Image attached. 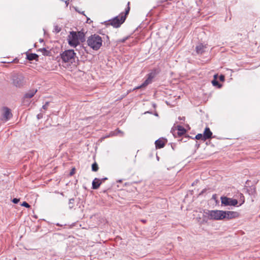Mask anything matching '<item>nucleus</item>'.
I'll use <instances>...</instances> for the list:
<instances>
[{"label":"nucleus","mask_w":260,"mask_h":260,"mask_svg":"<svg viewBox=\"0 0 260 260\" xmlns=\"http://www.w3.org/2000/svg\"><path fill=\"white\" fill-rule=\"evenodd\" d=\"M87 42L90 47L93 50H97L101 47L103 40L100 36L93 35L88 38Z\"/></svg>","instance_id":"obj_1"},{"label":"nucleus","mask_w":260,"mask_h":260,"mask_svg":"<svg viewBox=\"0 0 260 260\" xmlns=\"http://www.w3.org/2000/svg\"><path fill=\"white\" fill-rule=\"evenodd\" d=\"M12 84L17 88L22 87L26 83L24 76L21 73H14L11 76Z\"/></svg>","instance_id":"obj_2"},{"label":"nucleus","mask_w":260,"mask_h":260,"mask_svg":"<svg viewBox=\"0 0 260 260\" xmlns=\"http://www.w3.org/2000/svg\"><path fill=\"white\" fill-rule=\"evenodd\" d=\"M83 34L79 31L78 33L75 31L70 32V35L68 36L69 44L72 46L75 47L79 44V39L82 38Z\"/></svg>","instance_id":"obj_3"},{"label":"nucleus","mask_w":260,"mask_h":260,"mask_svg":"<svg viewBox=\"0 0 260 260\" xmlns=\"http://www.w3.org/2000/svg\"><path fill=\"white\" fill-rule=\"evenodd\" d=\"M75 55L73 50H67L61 54V58L64 62L72 63L75 61Z\"/></svg>","instance_id":"obj_4"},{"label":"nucleus","mask_w":260,"mask_h":260,"mask_svg":"<svg viewBox=\"0 0 260 260\" xmlns=\"http://www.w3.org/2000/svg\"><path fill=\"white\" fill-rule=\"evenodd\" d=\"M225 212L221 210H211L208 211V215L210 219L222 220L225 218L224 216Z\"/></svg>","instance_id":"obj_5"},{"label":"nucleus","mask_w":260,"mask_h":260,"mask_svg":"<svg viewBox=\"0 0 260 260\" xmlns=\"http://www.w3.org/2000/svg\"><path fill=\"white\" fill-rule=\"evenodd\" d=\"M125 19L124 16L121 15L115 17L110 21V23L114 27H118Z\"/></svg>","instance_id":"obj_6"},{"label":"nucleus","mask_w":260,"mask_h":260,"mask_svg":"<svg viewBox=\"0 0 260 260\" xmlns=\"http://www.w3.org/2000/svg\"><path fill=\"white\" fill-rule=\"evenodd\" d=\"M221 202L222 205L224 206H236L238 204V201L236 199L229 198L226 197H221Z\"/></svg>","instance_id":"obj_7"},{"label":"nucleus","mask_w":260,"mask_h":260,"mask_svg":"<svg viewBox=\"0 0 260 260\" xmlns=\"http://www.w3.org/2000/svg\"><path fill=\"white\" fill-rule=\"evenodd\" d=\"M12 117V114L11 110L7 108L4 107L3 109V117L2 120L7 121Z\"/></svg>","instance_id":"obj_8"},{"label":"nucleus","mask_w":260,"mask_h":260,"mask_svg":"<svg viewBox=\"0 0 260 260\" xmlns=\"http://www.w3.org/2000/svg\"><path fill=\"white\" fill-rule=\"evenodd\" d=\"M154 77V74L153 73H151L148 75L147 79L144 81V82L137 87H136L134 89H138L141 88L142 87H144L151 83L152 79Z\"/></svg>","instance_id":"obj_9"},{"label":"nucleus","mask_w":260,"mask_h":260,"mask_svg":"<svg viewBox=\"0 0 260 260\" xmlns=\"http://www.w3.org/2000/svg\"><path fill=\"white\" fill-rule=\"evenodd\" d=\"M225 214H224V216H225L224 218L226 219H231L233 218L237 217L239 216V213L237 212L234 211H224Z\"/></svg>","instance_id":"obj_10"},{"label":"nucleus","mask_w":260,"mask_h":260,"mask_svg":"<svg viewBox=\"0 0 260 260\" xmlns=\"http://www.w3.org/2000/svg\"><path fill=\"white\" fill-rule=\"evenodd\" d=\"M212 133L210 131V128L207 127H206L203 134L204 141L210 139L212 137Z\"/></svg>","instance_id":"obj_11"},{"label":"nucleus","mask_w":260,"mask_h":260,"mask_svg":"<svg viewBox=\"0 0 260 260\" xmlns=\"http://www.w3.org/2000/svg\"><path fill=\"white\" fill-rule=\"evenodd\" d=\"M166 142H167L166 140L163 139H159L156 140L155 142L156 148H163L165 146Z\"/></svg>","instance_id":"obj_12"},{"label":"nucleus","mask_w":260,"mask_h":260,"mask_svg":"<svg viewBox=\"0 0 260 260\" xmlns=\"http://www.w3.org/2000/svg\"><path fill=\"white\" fill-rule=\"evenodd\" d=\"M102 183V180L100 179L95 178L92 181V188L94 189H98L101 183Z\"/></svg>","instance_id":"obj_13"},{"label":"nucleus","mask_w":260,"mask_h":260,"mask_svg":"<svg viewBox=\"0 0 260 260\" xmlns=\"http://www.w3.org/2000/svg\"><path fill=\"white\" fill-rule=\"evenodd\" d=\"M37 91V89H32V90H29L27 92H26L24 94V99H30V98H32L34 96V95L36 94Z\"/></svg>","instance_id":"obj_14"},{"label":"nucleus","mask_w":260,"mask_h":260,"mask_svg":"<svg viewBox=\"0 0 260 260\" xmlns=\"http://www.w3.org/2000/svg\"><path fill=\"white\" fill-rule=\"evenodd\" d=\"M196 51L198 54H202L204 51V46L199 44L196 46Z\"/></svg>","instance_id":"obj_15"},{"label":"nucleus","mask_w":260,"mask_h":260,"mask_svg":"<svg viewBox=\"0 0 260 260\" xmlns=\"http://www.w3.org/2000/svg\"><path fill=\"white\" fill-rule=\"evenodd\" d=\"M177 130H178V135L179 136H182L186 133V130L182 126H180V125L177 126Z\"/></svg>","instance_id":"obj_16"},{"label":"nucleus","mask_w":260,"mask_h":260,"mask_svg":"<svg viewBox=\"0 0 260 260\" xmlns=\"http://www.w3.org/2000/svg\"><path fill=\"white\" fill-rule=\"evenodd\" d=\"M38 55L35 53H29L27 55V58L29 60H36L38 58Z\"/></svg>","instance_id":"obj_17"},{"label":"nucleus","mask_w":260,"mask_h":260,"mask_svg":"<svg viewBox=\"0 0 260 260\" xmlns=\"http://www.w3.org/2000/svg\"><path fill=\"white\" fill-rule=\"evenodd\" d=\"M99 169V167L96 162L93 163L92 165V171L93 172H96Z\"/></svg>","instance_id":"obj_18"},{"label":"nucleus","mask_w":260,"mask_h":260,"mask_svg":"<svg viewBox=\"0 0 260 260\" xmlns=\"http://www.w3.org/2000/svg\"><path fill=\"white\" fill-rule=\"evenodd\" d=\"M74 203V199H71L69 200V208L70 209H72L73 208Z\"/></svg>","instance_id":"obj_19"},{"label":"nucleus","mask_w":260,"mask_h":260,"mask_svg":"<svg viewBox=\"0 0 260 260\" xmlns=\"http://www.w3.org/2000/svg\"><path fill=\"white\" fill-rule=\"evenodd\" d=\"M196 138L197 140H202L204 141V136L203 135L201 134H198L196 136Z\"/></svg>","instance_id":"obj_20"},{"label":"nucleus","mask_w":260,"mask_h":260,"mask_svg":"<svg viewBox=\"0 0 260 260\" xmlns=\"http://www.w3.org/2000/svg\"><path fill=\"white\" fill-rule=\"evenodd\" d=\"M212 83L213 86H218V87H220L221 86L219 85L218 82L217 81L216 79H214L212 81Z\"/></svg>","instance_id":"obj_21"},{"label":"nucleus","mask_w":260,"mask_h":260,"mask_svg":"<svg viewBox=\"0 0 260 260\" xmlns=\"http://www.w3.org/2000/svg\"><path fill=\"white\" fill-rule=\"evenodd\" d=\"M40 50L43 52V54L45 55H48L49 52L46 50L45 48L41 49Z\"/></svg>","instance_id":"obj_22"},{"label":"nucleus","mask_w":260,"mask_h":260,"mask_svg":"<svg viewBox=\"0 0 260 260\" xmlns=\"http://www.w3.org/2000/svg\"><path fill=\"white\" fill-rule=\"evenodd\" d=\"M21 206H24V207H25L26 208H29L30 207V205L27 203L26 202H23L22 204H21Z\"/></svg>","instance_id":"obj_23"},{"label":"nucleus","mask_w":260,"mask_h":260,"mask_svg":"<svg viewBox=\"0 0 260 260\" xmlns=\"http://www.w3.org/2000/svg\"><path fill=\"white\" fill-rule=\"evenodd\" d=\"M49 103L46 102L45 103V104L43 106L42 108L44 110H46L47 109L48 107L49 106Z\"/></svg>","instance_id":"obj_24"},{"label":"nucleus","mask_w":260,"mask_h":260,"mask_svg":"<svg viewBox=\"0 0 260 260\" xmlns=\"http://www.w3.org/2000/svg\"><path fill=\"white\" fill-rule=\"evenodd\" d=\"M13 203L14 204H17L19 202V199L17 198H14L12 200Z\"/></svg>","instance_id":"obj_25"},{"label":"nucleus","mask_w":260,"mask_h":260,"mask_svg":"<svg viewBox=\"0 0 260 260\" xmlns=\"http://www.w3.org/2000/svg\"><path fill=\"white\" fill-rule=\"evenodd\" d=\"M118 134H121L122 136L123 135V133L122 132H121L120 130H119V129H117L116 131V135H117Z\"/></svg>","instance_id":"obj_26"},{"label":"nucleus","mask_w":260,"mask_h":260,"mask_svg":"<svg viewBox=\"0 0 260 260\" xmlns=\"http://www.w3.org/2000/svg\"><path fill=\"white\" fill-rule=\"evenodd\" d=\"M219 79L221 81H223L224 80V76L222 75H221L219 77Z\"/></svg>","instance_id":"obj_27"},{"label":"nucleus","mask_w":260,"mask_h":260,"mask_svg":"<svg viewBox=\"0 0 260 260\" xmlns=\"http://www.w3.org/2000/svg\"><path fill=\"white\" fill-rule=\"evenodd\" d=\"M129 11V7H128L125 11V14H127Z\"/></svg>","instance_id":"obj_28"},{"label":"nucleus","mask_w":260,"mask_h":260,"mask_svg":"<svg viewBox=\"0 0 260 260\" xmlns=\"http://www.w3.org/2000/svg\"><path fill=\"white\" fill-rule=\"evenodd\" d=\"M217 77V74L215 75L214 76V79H216Z\"/></svg>","instance_id":"obj_29"},{"label":"nucleus","mask_w":260,"mask_h":260,"mask_svg":"<svg viewBox=\"0 0 260 260\" xmlns=\"http://www.w3.org/2000/svg\"><path fill=\"white\" fill-rule=\"evenodd\" d=\"M74 169H73V170L71 172V173H70V174H71V175H72L74 174Z\"/></svg>","instance_id":"obj_30"},{"label":"nucleus","mask_w":260,"mask_h":260,"mask_svg":"<svg viewBox=\"0 0 260 260\" xmlns=\"http://www.w3.org/2000/svg\"><path fill=\"white\" fill-rule=\"evenodd\" d=\"M142 221L143 222H146V220H142Z\"/></svg>","instance_id":"obj_31"},{"label":"nucleus","mask_w":260,"mask_h":260,"mask_svg":"<svg viewBox=\"0 0 260 260\" xmlns=\"http://www.w3.org/2000/svg\"><path fill=\"white\" fill-rule=\"evenodd\" d=\"M106 179H107V178H105L103 179H102V180H102H102H106Z\"/></svg>","instance_id":"obj_32"},{"label":"nucleus","mask_w":260,"mask_h":260,"mask_svg":"<svg viewBox=\"0 0 260 260\" xmlns=\"http://www.w3.org/2000/svg\"><path fill=\"white\" fill-rule=\"evenodd\" d=\"M39 115H38V118H40V116H39Z\"/></svg>","instance_id":"obj_33"},{"label":"nucleus","mask_w":260,"mask_h":260,"mask_svg":"<svg viewBox=\"0 0 260 260\" xmlns=\"http://www.w3.org/2000/svg\"><path fill=\"white\" fill-rule=\"evenodd\" d=\"M39 115H38V118H40V116H39Z\"/></svg>","instance_id":"obj_34"},{"label":"nucleus","mask_w":260,"mask_h":260,"mask_svg":"<svg viewBox=\"0 0 260 260\" xmlns=\"http://www.w3.org/2000/svg\"><path fill=\"white\" fill-rule=\"evenodd\" d=\"M115 135V134H114V133H112V134L111 135H112V136H113V135Z\"/></svg>","instance_id":"obj_35"}]
</instances>
